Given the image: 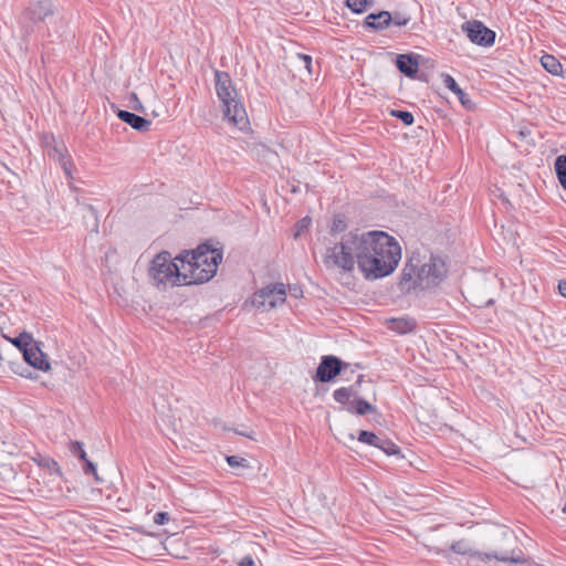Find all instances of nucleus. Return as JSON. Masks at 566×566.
Returning <instances> with one entry per match:
<instances>
[{"instance_id": "dca6fc26", "label": "nucleus", "mask_w": 566, "mask_h": 566, "mask_svg": "<svg viewBox=\"0 0 566 566\" xmlns=\"http://www.w3.org/2000/svg\"><path fill=\"white\" fill-rule=\"evenodd\" d=\"M416 322L411 318H392L389 328L398 334H407L415 329Z\"/></svg>"}, {"instance_id": "a19ab883", "label": "nucleus", "mask_w": 566, "mask_h": 566, "mask_svg": "<svg viewBox=\"0 0 566 566\" xmlns=\"http://www.w3.org/2000/svg\"><path fill=\"white\" fill-rule=\"evenodd\" d=\"M62 167H63V169H64L65 174H66V175H70V170H69V167H67V163H66V161H64V163L62 164Z\"/></svg>"}, {"instance_id": "a211bd4d", "label": "nucleus", "mask_w": 566, "mask_h": 566, "mask_svg": "<svg viewBox=\"0 0 566 566\" xmlns=\"http://www.w3.org/2000/svg\"><path fill=\"white\" fill-rule=\"evenodd\" d=\"M542 66L553 75H559L563 72L560 62L551 54H545L541 57Z\"/></svg>"}, {"instance_id": "c756f323", "label": "nucleus", "mask_w": 566, "mask_h": 566, "mask_svg": "<svg viewBox=\"0 0 566 566\" xmlns=\"http://www.w3.org/2000/svg\"><path fill=\"white\" fill-rule=\"evenodd\" d=\"M70 451L74 455L78 457L81 460H84L85 458H87L82 442L72 441L70 444Z\"/></svg>"}, {"instance_id": "e433bc0d", "label": "nucleus", "mask_w": 566, "mask_h": 566, "mask_svg": "<svg viewBox=\"0 0 566 566\" xmlns=\"http://www.w3.org/2000/svg\"><path fill=\"white\" fill-rule=\"evenodd\" d=\"M311 223V219L310 218H303L298 223H297V227H298V230L296 232L295 235H300V232L301 230L307 228Z\"/></svg>"}, {"instance_id": "4468645a", "label": "nucleus", "mask_w": 566, "mask_h": 566, "mask_svg": "<svg viewBox=\"0 0 566 566\" xmlns=\"http://www.w3.org/2000/svg\"><path fill=\"white\" fill-rule=\"evenodd\" d=\"M397 69L406 76H413L418 72V61L408 54H400L396 61Z\"/></svg>"}, {"instance_id": "c85d7f7f", "label": "nucleus", "mask_w": 566, "mask_h": 566, "mask_svg": "<svg viewBox=\"0 0 566 566\" xmlns=\"http://www.w3.org/2000/svg\"><path fill=\"white\" fill-rule=\"evenodd\" d=\"M410 17L407 15L405 12L396 11L391 13V22L397 27H405L409 23Z\"/></svg>"}, {"instance_id": "58836bf2", "label": "nucleus", "mask_w": 566, "mask_h": 566, "mask_svg": "<svg viewBox=\"0 0 566 566\" xmlns=\"http://www.w3.org/2000/svg\"><path fill=\"white\" fill-rule=\"evenodd\" d=\"M558 291L564 297H566V280L558 283Z\"/></svg>"}, {"instance_id": "c9c22d12", "label": "nucleus", "mask_w": 566, "mask_h": 566, "mask_svg": "<svg viewBox=\"0 0 566 566\" xmlns=\"http://www.w3.org/2000/svg\"><path fill=\"white\" fill-rule=\"evenodd\" d=\"M129 102L135 111H143L144 107L136 93L130 94Z\"/></svg>"}, {"instance_id": "aec40b11", "label": "nucleus", "mask_w": 566, "mask_h": 566, "mask_svg": "<svg viewBox=\"0 0 566 566\" xmlns=\"http://www.w3.org/2000/svg\"><path fill=\"white\" fill-rule=\"evenodd\" d=\"M12 345H14L22 354L29 348L35 340L32 335L23 332L19 336L13 338H7Z\"/></svg>"}, {"instance_id": "5701e85b", "label": "nucleus", "mask_w": 566, "mask_h": 566, "mask_svg": "<svg viewBox=\"0 0 566 566\" xmlns=\"http://www.w3.org/2000/svg\"><path fill=\"white\" fill-rule=\"evenodd\" d=\"M373 3L374 0H346L347 8L354 13H363Z\"/></svg>"}, {"instance_id": "473e14b6", "label": "nucleus", "mask_w": 566, "mask_h": 566, "mask_svg": "<svg viewBox=\"0 0 566 566\" xmlns=\"http://www.w3.org/2000/svg\"><path fill=\"white\" fill-rule=\"evenodd\" d=\"M500 536L509 542V546L516 544V536L514 535L513 531L509 528H502L500 531Z\"/></svg>"}, {"instance_id": "ea45409f", "label": "nucleus", "mask_w": 566, "mask_h": 566, "mask_svg": "<svg viewBox=\"0 0 566 566\" xmlns=\"http://www.w3.org/2000/svg\"><path fill=\"white\" fill-rule=\"evenodd\" d=\"M291 295L294 297H298L302 295V290L298 286L290 287Z\"/></svg>"}, {"instance_id": "412c9836", "label": "nucleus", "mask_w": 566, "mask_h": 566, "mask_svg": "<svg viewBox=\"0 0 566 566\" xmlns=\"http://www.w3.org/2000/svg\"><path fill=\"white\" fill-rule=\"evenodd\" d=\"M555 171L559 184L566 189V155H560L556 158Z\"/></svg>"}, {"instance_id": "bb28decb", "label": "nucleus", "mask_w": 566, "mask_h": 566, "mask_svg": "<svg viewBox=\"0 0 566 566\" xmlns=\"http://www.w3.org/2000/svg\"><path fill=\"white\" fill-rule=\"evenodd\" d=\"M358 441L359 442H363V443H366V444H369V446H378V442L379 441V436L370 432V431H365V430H361L358 434Z\"/></svg>"}, {"instance_id": "79ce46f5", "label": "nucleus", "mask_w": 566, "mask_h": 566, "mask_svg": "<svg viewBox=\"0 0 566 566\" xmlns=\"http://www.w3.org/2000/svg\"><path fill=\"white\" fill-rule=\"evenodd\" d=\"M363 375H358V378H357V384H360L361 379H363Z\"/></svg>"}, {"instance_id": "cd10ccee", "label": "nucleus", "mask_w": 566, "mask_h": 566, "mask_svg": "<svg viewBox=\"0 0 566 566\" xmlns=\"http://www.w3.org/2000/svg\"><path fill=\"white\" fill-rule=\"evenodd\" d=\"M391 115L396 118H399L405 125L413 124V115L408 111L394 109L391 111Z\"/></svg>"}, {"instance_id": "c03bdc74", "label": "nucleus", "mask_w": 566, "mask_h": 566, "mask_svg": "<svg viewBox=\"0 0 566 566\" xmlns=\"http://www.w3.org/2000/svg\"><path fill=\"white\" fill-rule=\"evenodd\" d=\"M350 369H347V373L345 375L350 376Z\"/></svg>"}, {"instance_id": "f3484780", "label": "nucleus", "mask_w": 566, "mask_h": 566, "mask_svg": "<svg viewBox=\"0 0 566 566\" xmlns=\"http://www.w3.org/2000/svg\"><path fill=\"white\" fill-rule=\"evenodd\" d=\"M356 395L357 390L354 388V386H350L336 389L333 394V397L337 402L347 407L349 403H354V401H350V398L356 397Z\"/></svg>"}, {"instance_id": "39448f33", "label": "nucleus", "mask_w": 566, "mask_h": 566, "mask_svg": "<svg viewBox=\"0 0 566 566\" xmlns=\"http://www.w3.org/2000/svg\"><path fill=\"white\" fill-rule=\"evenodd\" d=\"M216 92L222 105L223 117L240 130H244L249 125L248 114L228 73L216 72Z\"/></svg>"}, {"instance_id": "2eb2a0df", "label": "nucleus", "mask_w": 566, "mask_h": 566, "mask_svg": "<svg viewBox=\"0 0 566 566\" xmlns=\"http://www.w3.org/2000/svg\"><path fill=\"white\" fill-rule=\"evenodd\" d=\"M441 78L443 85L458 96L463 106H470L472 104L468 94L463 92V90L458 85L455 80L450 74L443 73Z\"/></svg>"}, {"instance_id": "6ab92c4d", "label": "nucleus", "mask_w": 566, "mask_h": 566, "mask_svg": "<svg viewBox=\"0 0 566 566\" xmlns=\"http://www.w3.org/2000/svg\"><path fill=\"white\" fill-rule=\"evenodd\" d=\"M346 410L352 413L366 415L375 411V407L364 399H356L354 403H349Z\"/></svg>"}, {"instance_id": "4be33fe9", "label": "nucleus", "mask_w": 566, "mask_h": 566, "mask_svg": "<svg viewBox=\"0 0 566 566\" xmlns=\"http://www.w3.org/2000/svg\"><path fill=\"white\" fill-rule=\"evenodd\" d=\"M32 460L38 463V465L46 468L50 472H59V464L55 460L50 457H45L42 454H36L32 458Z\"/></svg>"}, {"instance_id": "2f4dec72", "label": "nucleus", "mask_w": 566, "mask_h": 566, "mask_svg": "<svg viewBox=\"0 0 566 566\" xmlns=\"http://www.w3.org/2000/svg\"><path fill=\"white\" fill-rule=\"evenodd\" d=\"M227 462L231 468L247 467V460L237 455L227 457Z\"/></svg>"}, {"instance_id": "f8f14e48", "label": "nucleus", "mask_w": 566, "mask_h": 566, "mask_svg": "<svg viewBox=\"0 0 566 566\" xmlns=\"http://www.w3.org/2000/svg\"><path fill=\"white\" fill-rule=\"evenodd\" d=\"M117 116L122 122L128 124L132 128L142 133L147 132L151 124L148 119L128 111L119 109L117 112Z\"/></svg>"}, {"instance_id": "ddd939ff", "label": "nucleus", "mask_w": 566, "mask_h": 566, "mask_svg": "<svg viewBox=\"0 0 566 566\" xmlns=\"http://www.w3.org/2000/svg\"><path fill=\"white\" fill-rule=\"evenodd\" d=\"M391 23V13L389 11H379L370 13L364 20V25L376 31H380L389 27Z\"/></svg>"}, {"instance_id": "9d476101", "label": "nucleus", "mask_w": 566, "mask_h": 566, "mask_svg": "<svg viewBox=\"0 0 566 566\" xmlns=\"http://www.w3.org/2000/svg\"><path fill=\"white\" fill-rule=\"evenodd\" d=\"M469 40L481 46H491L495 42V32L486 28L481 21H467L461 27Z\"/></svg>"}, {"instance_id": "b1692460", "label": "nucleus", "mask_w": 566, "mask_h": 566, "mask_svg": "<svg viewBox=\"0 0 566 566\" xmlns=\"http://www.w3.org/2000/svg\"><path fill=\"white\" fill-rule=\"evenodd\" d=\"M378 446L376 448L382 450L388 455L398 454L400 452L398 446H396L392 441L389 439H386L384 437H379Z\"/></svg>"}, {"instance_id": "4c0bfd02", "label": "nucleus", "mask_w": 566, "mask_h": 566, "mask_svg": "<svg viewBox=\"0 0 566 566\" xmlns=\"http://www.w3.org/2000/svg\"><path fill=\"white\" fill-rule=\"evenodd\" d=\"M239 566H254V560L251 556H244L240 562Z\"/></svg>"}, {"instance_id": "393cba45", "label": "nucleus", "mask_w": 566, "mask_h": 566, "mask_svg": "<svg viewBox=\"0 0 566 566\" xmlns=\"http://www.w3.org/2000/svg\"><path fill=\"white\" fill-rule=\"evenodd\" d=\"M51 13V4L49 1H41L32 9V15L34 19H44Z\"/></svg>"}, {"instance_id": "423d86ee", "label": "nucleus", "mask_w": 566, "mask_h": 566, "mask_svg": "<svg viewBox=\"0 0 566 566\" xmlns=\"http://www.w3.org/2000/svg\"><path fill=\"white\" fill-rule=\"evenodd\" d=\"M171 258L168 251L157 253L149 263L148 279L157 290L167 291L174 286L188 285L182 269V263Z\"/></svg>"}, {"instance_id": "1a4fd4ad", "label": "nucleus", "mask_w": 566, "mask_h": 566, "mask_svg": "<svg viewBox=\"0 0 566 566\" xmlns=\"http://www.w3.org/2000/svg\"><path fill=\"white\" fill-rule=\"evenodd\" d=\"M350 369L354 373L350 364L342 361L338 357L333 355L323 356L316 370V380L321 382H328L337 375H344Z\"/></svg>"}, {"instance_id": "f03ea898", "label": "nucleus", "mask_w": 566, "mask_h": 566, "mask_svg": "<svg viewBox=\"0 0 566 566\" xmlns=\"http://www.w3.org/2000/svg\"><path fill=\"white\" fill-rule=\"evenodd\" d=\"M176 260L182 263L188 285L202 284L216 275L218 265L222 261V253L207 244H201L196 250L181 252Z\"/></svg>"}, {"instance_id": "20e7f679", "label": "nucleus", "mask_w": 566, "mask_h": 566, "mask_svg": "<svg viewBox=\"0 0 566 566\" xmlns=\"http://www.w3.org/2000/svg\"><path fill=\"white\" fill-rule=\"evenodd\" d=\"M358 243L359 230L342 234L339 240L325 249L322 258L324 266L342 276L353 274L356 265L358 266Z\"/></svg>"}, {"instance_id": "f257e3e1", "label": "nucleus", "mask_w": 566, "mask_h": 566, "mask_svg": "<svg viewBox=\"0 0 566 566\" xmlns=\"http://www.w3.org/2000/svg\"><path fill=\"white\" fill-rule=\"evenodd\" d=\"M358 270L368 281L390 275L401 259L398 241L384 231H359Z\"/></svg>"}, {"instance_id": "7ed1b4c3", "label": "nucleus", "mask_w": 566, "mask_h": 566, "mask_svg": "<svg viewBox=\"0 0 566 566\" xmlns=\"http://www.w3.org/2000/svg\"><path fill=\"white\" fill-rule=\"evenodd\" d=\"M446 273V264L440 258L430 256L422 262L419 256H412L402 269L399 289L410 292L417 287H432L443 280Z\"/></svg>"}, {"instance_id": "72a5a7b5", "label": "nucleus", "mask_w": 566, "mask_h": 566, "mask_svg": "<svg viewBox=\"0 0 566 566\" xmlns=\"http://www.w3.org/2000/svg\"><path fill=\"white\" fill-rule=\"evenodd\" d=\"M170 520V516L167 512H158L154 516V523L157 525H164Z\"/></svg>"}, {"instance_id": "7c9ffc66", "label": "nucleus", "mask_w": 566, "mask_h": 566, "mask_svg": "<svg viewBox=\"0 0 566 566\" xmlns=\"http://www.w3.org/2000/svg\"><path fill=\"white\" fill-rule=\"evenodd\" d=\"M82 461L84 462V467H83L84 473L85 474H93L95 480L98 481L99 478H98V474H97L96 465L92 461H90L87 458H85Z\"/></svg>"}, {"instance_id": "a878e982", "label": "nucleus", "mask_w": 566, "mask_h": 566, "mask_svg": "<svg viewBox=\"0 0 566 566\" xmlns=\"http://www.w3.org/2000/svg\"><path fill=\"white\" fill-rule=\"evenodd\" d=\"M347 229V223L345 217L342 214H336L333 218L331 234L336 235L337 233L344 232Z\"/></svg>"}, {"instance_id": "9b49d317", "label": "nucleus", "mask_w": 566, "mask_h": 566, "mask_svg": "<svg viewBox=\"0 0 566 566\" xmlns=\"http://www.w3.org/2000/svg\"><path fill=\"white\" fill-rule=\"evenodd\" d=\"M23 358L30 366L39 370L49 371L51 368L48 356L42 352L38 342H34L28 349H25Z\"/></svg>"}, {"instance_id": "37998d69", "label": "nucleus", "mask_w": 566, "mask_h": 566, "mask_svg": "<svg viewBox=\"0 0 566 566\" xmlns=\"http://www.w3.org/2000/svg\"><path fill=\"white\" fill-rule=\"evenodd\" d=\"M563 512L566 514V501H565V505L563 507Z\"/></svg>"}, {"instance_id": "6e6552de", "label": "nucleus", "mask_w": 566, "mask_h": 566, "mask_svg": "<svg viewBox=\"0 0 566 566\" xmlns=\"http://www.w3.org/2000/svg\"><path fill=\"white\" fill-rule=\"evenodd\" d=\"M286 298V291L283 283L268 285L252 296V305L261 311H270L280 304H283Z\"/></svg>"}, {"instance_id": "f704fd0d", "label": "nucleus", "mask_w": 566, "mask_h": 566, "mask_svg": "<svg viewBox=\"0 0 566 566\" xmlns=\"http://www.w3.org/2000/svg\"><path fill=\"white\" fill-rule=\"evenodd\" d=\"M298 59L303 62L304 67L307 70V72L310 74H312L313 73V70H312V63H313L312 56L307 55V54H298Z\"/></svg>"}, {"instance_id": "0eeeda50", "label": "nucleus", "mask_w": 566, "mask_h": 566, "mask_svg": "<svg viewBox=\"0 0 566 566\" xmlns=\"http://www.w3.org/2000/svg\"><path fill=\"white\" fill-rule=\"evenodd\" d=\"M451 551L459 555H468L472 558H476L484 563L490 562L492 558H495L500 562L504 563H513L521 564L525 562L524 554L522 549L518 547H514L512 549L502 548L499 552L494 553H482L480 551L473 549L469 542L465 539H460L451 545Z\"/></svg>"}]
</instances>
